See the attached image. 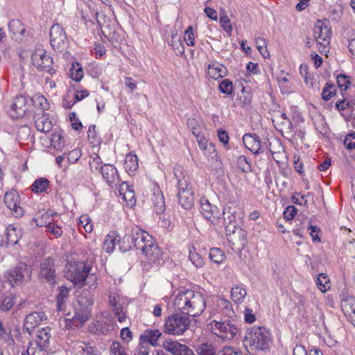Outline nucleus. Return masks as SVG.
Segmentation results:
<instances>
[{
  "instance_id": "nucleus-1",
  "label": "nucleus",
  "mask_w": 355,
  "mask_h": 355,
  "mask_svg": "<svg viewBox=\"0 0 355 355\" xmlns=\"http://www.w3.org/2000/svg\"><path fill=\"white\" fill-rule=\"evenodd\" d=\"M205 305V298L200 293L192 290L180 291L173 299V307L180 313H173L165 319L164 333L171 335L183 334L191 324L188 315H200Z\"/></svg>"
},
{
  "instance_id": "nucleus-2",
  "label": "nucleus",
  "mask_w": 355,
  "mask_h": 355,
  "mask_svg": "<svg viewBox=\"0 0 355 355\" xmlns=\"http://www.w3.org/2000/svg\"><path fill=\"white\" fill-rule=\"evenodd\" d=\"M124 239L128 242L131 240L133 246L145 255L150 264L161 265L164 263L162 249L155 243L153 238L147 232L136 227Z\"/></svg>"
},
{
  "instance_id": "nucleus-3",
  "label": "nucleus",
  "mask_w": 355,
  "mask_h": 355,
  "mask_svg": "<svg viewBox=\"0 0 355 355\" xmlns=\"http://www.w3.org/2000/svg\"><path fill=\"white\" fill-rule=\"evenodd\" d=\"M270 342V331L263 327H253L248 329L243 338L244 346L252 351L268 349Z\"/></svg>"
},
{
  "instance_id": "nucleus-4",
  "label": "nucleus",
  "mask_w": 355,
  "mask_h": 355,
  "mask_svg": "<svg viewBox=\"0 0 355 355\" xmlns=\"http://www.w3.org/2000/svg\"><path fill=\"white\" fill-rule=\"evenodd\" d=\"M92 270V265L87 261L71 260L67 264L66 277L78 287L85 285L87 277Z\"/></svg>"
},
{
  "instance_id": "nucleus-5",
  "label": "nucleus",
  "mask_w": 355,
  "mask_h": 355,
  "mask_svg": "<svg viewBox=\"0 0 355 355\" xmlns=\"http://www.w3.org/2000/svg\"><path fill=\"white\" fill-rule=\"evenodd\" d=\"M211 332L223 340H231L239 332L234 320H214L209 324Z\"/></svg>"
},
{
  "instance_id": "nucleus-6",
  "label": "nucleus",
  "mask_w": 355,
  "mask_h": 355,
  "mask_svg": "<svg viewBox=\"0 0 355 355\" xmlns=\"http://www.w3.org/2000/svg\"><path fill=\"white\" fill-rule=\"evenodd\" d=\"M224 225L229 242L234 246L236 245L238 250L243 249L246 243V233L245 230L237 227L235 216L231 214L224 216Z\"/></svg>"
},
{
  "instance_id": "nucleus-7",
  "label": "nucleus",
  "mask_w": 355,
  "mask_h": 355,
  "mask_svg": "<svg viewBox=\"0 0 355 355\" xmlns=\"http://www.w3.org/2000/svg\"><path fill=\"white\" fill-rule=\"evenodd\" d=\"M94 303L93 295L83 293L78 299L75 313L72 318L76 326H82L91 316L92 306Z\"/></svg>"
},
{
  "instance_id": "nucleus-8",
  "label": "nucleus",
  "mask_w": 355,
  "mask_h": 355,
  "mask_svg": "<svg viewBox=\"0 0 355 355\" xmlns=\"http://www.w3.org/2000/svg\"><path fill=\"white\" fill-rule=\"evenodd\" d=\"M32 268L25 263H19L15 268L8 270L4 277L10 282L12 287L22 282L31 280Z\"/></svg>"
},
{
  "instance_id": "nucleus-9",
  "label": "nucleus",
  "mask_w": 355,
  "mask_h": 355,
  "mask_svg": "<svg viewBox=\"0 0 355 355\" xmlns=\"http://www.w3.org/2000/svg\"><path fill=\"white\" fill-rule=\"evenodd\" d=\"M39 278L42 282L47 283L52 287L57 284V273L54 259L46 258L40 265Z\"/></svg>"
},
{
  "instance_id": "nucleus-10",
  "label": "nucleus",
  "mask_w": 355,
  "mask_h": 355,
  "mask_svg": "<svg viewBox=\"0 0 355 355\" xmlns=\"http://www.w3.org/2000/svg\"><path fill=\"white\" fill-rule=\"evenodd\" d=\"M331 34V28L329 26V21L327 19H318L314 25L313 28V37L315 40H321L324 42L318 41L320 45L323 46L322 51H327L325 49L327 48V45L330 43V38Z\"/></svg>"
},
{
  "instance_id": "nucleus-11",
  "label": "nucleus",
  "mask_w": 355,
  "mask_h": 355,
  "mask_svg": "<svg viewBox=\"0 0 355 355\" xmlns=\"http://www.w3.org/2000/svg\"><path fill=\"white\" fill-rule=\"evenodd\" d=\"M33 65L40 71L48 72L53 75L55 70L52 67L53 59L44 50L35 51L31 56Z\"/></svg>"
},
{
  "instance_id": "nucleus-12",
  "label": "nucleus",
  "mask_w": 355,
  "mask_h": 355,
  "mask_svg": "<svg viewBox=\"0 0 355 355\" xmlns=\"http://www.w3.org/2000/svg\"><path fill=\"white\" fill-rule=\"evenodd\" d=\"M200 211L205 218L208 220L213 225L217 224L220 220L222 216L218 208L211 204L206 197H202L200 200ZM225 216L226 213L223 211Z\"/></svg>"
},
{
  "instance_id": "nucleus-13",
  "label": "nucleus",
  "mask_w": 355,
  "mask_h": 355,
  "mask_svg": "<svg viewBox=\"0 0 355 355\" xmlns=\"http://www.w3.org/2000/svg\"><path fill=\"white\" fill-rule=\"evenodd\" d=\"M4 203L15 217L18 218L24 215V210L20 206L19 195L16 190H10L6 193Z\"/></svg>"
},
{
  "instance_id": "nucleus-14",
  "label": "nucleus",
  "mask_w": 355,
  "mask_h": 355,
  "mask_svg": "<svg viewBox=\"0 0 355 355\" xmlns=\"http://www.w3.org/2000/svg\"><path fill=\"white\" fill-rule=\"evenodd\" d=\"M28 97L23 95L17 96L13 99L8 112L10 117L14 119L23 117L28 111Z\"/></svg>"
},
{
  "instance_id": "nucleus-15",
  "label": "nucleus",
  "mask_w": 355,
  "mask_h": 355,
  "mask_svg": "<svg viewBox=\"0 0 355 355\" xmlns=\"http://www.w3.org/2000/svg\"><path fill=\"white\" fill-rule=\"evenodd\" d=\"M99 173L110 187H116L119 183L120 179L118 171L114 165L110 164H103Z\"/></svg>"
},
{
  "instance_id": "nucleus-16",
  "label": "nucleus",
  "mask_w": 355,
  "mask_h": 355,
  "mask_svg": "<svg viewBox=\"0 0 355 355\" xmlns=\"http://www.w3.org/2000/svg\"><path fill=\"white\" fill-rule=\"evenodd\" d=\"M49 35L51 44L53 49H59L67 39L65 31L59 24L52 25Z\"/></svg>"
},
{
  "instance_id": "nucleus-17",
  "label": "nucleus",
  "mask_w": 355,
  "mask_h": 355,
  "mask_svg": "<svg viewBox=\"0 0 355 355\" xmlns=\"http://www.w3.org/2000/svg\"><path fill=\"white\" fill-rule=\"evenodd\" d=\"M173 173L177 180L178 191L192 190L189 182V177L180 165H175L173 167Z\"/></svg>"
},
{
  "instance_id": "nucleus-18",
  "label": "nucleus",
  "mask_w": 355,
  "mask_h": 355,
  "mask_svg": "<svg viewBox=\"0 0 355 355\" xmlns=\"http://www.w3.org/2000/svg\"><path fill=\"white\" fill-rule=\"evenodd\" d=\"M46 319V317L44 312H32L28 314L25 318L24 329L31 334L35 327L38 326L43 320Z\"/></svg>"
},
{
  "instance_id": "nucleus-19",
  "label": "nucleus",
  "mask_w": 355,
  "mask_h": 355,
  "mask_svg": "<svg viewBox=\"0 0 355 355\" xmlns=\"http://www.w3.org/2000/svg\"><path fill=\"white\" fill-rule=\"evenodd\" d=\"M243 142L252 153L257 155L263 153L260 138L257 135L245 134L243 137Z\"/></svg>"
},
{
  "instance_id": "nucleus-20",
  "label": "nucleus",
  "mask_w": 355,
  "mask_h": 355,
  "mask_svg": "<svg viewBox=\"0 0 355 355\" xmlns=\"http://www.w3.org/2000/svg\"><path fill=\"white\" fill-rule=\"evenodd\" d=\"M342 310L355 326V299L353 296L344 297L340 302Z\"/></svg>"
},
{
  "instance_id": "nucleus-21",
  "label": "nucleus",
  "mask_w": 355,
  "mask_h": 355,
  "mask_svg": "<svg viewBox=\"0 0 355 355\" xmlns=\"http://www.w3.org/2000/svg\"><path fill=\"white\" fill-rule=\"evenodd\" d=\"M35 125L38 131L48 132L52 128V123L46 113H35L34 114Z\"/></svg>"
},
{
  "instance_id": "nucleus-22",
  "label": "nucleus",
  "mask_w": 355,
  "mask_h": 355,
  "mask_svg": "<svg viewBox=\"0 0 355 355\" xmlns=\"http://www.w3.org/2000/svg\"><path fill=\"white\" fill-rule=\"evenodd\" d=\"M178 203L184 209L192 208L194 205V197L193 190L178 191L177 193Z\"/></svg>"
},
{
  "instance_id": "nucleus-23",
  "label": "nucleus",
  "mask_w": 355,
  "mask_h": 355,
  "mask_svg": "<svg viewBox=\"0 0 355 355\" xmlns=\"http://www.w3.org/2000/svg\"><path fill=\"white\" fill-rule=\"evenodd\" d=\"M207 73L210 78L217 80L219 78L225 77L227 73V70L224 65L215 62L208 64Z\"/></svg>"
},
{
  "instance_id": "nucleus-24",
  "label": "nucleus",
  "mask_w": 355,
  "mask_h": 355,
  "mask_svg": "<svg viewBox=\"0 0 355 355\" xmlns=\"http://www.w3.org/2000/svg\"><path fill=\"white\" fill-rule=\"evenodd\" d=\"M51 329L49 327L42 328L37 333V345L40 350L47 351L49 347V340L51 338Z\"/></svg>"
},
{
  "instance_id": "nucleus-25",
  "label": "nucleus",
  "mask_w": 355,
  "mask_h": 355,
  "mask_svg": "<svg viewBox=\"0 0 355 355\" xmlns=\"http://www.w3.org/2000/svg\"><path fill=\"white\" fill-rule=\"evenodd\" d=\"M119 192L121 195H123V198L128 205L132 207L136 203L134 190L132 186H130L125 182L120 184Z\"/></svg>"
},
{
  "instance_id": "nucleus-26",
  "label": "nucleus",
  "mask_w": 355,
  "mask_h": 355,
  "mask_svg": "<svg viewBox=\"0 0 355 355\" xmlns=\"http://www.w3.org/2000/svg\"><path fill=\"white\" fill-rule=\"evenodd\" d=\"M161 336L162 333L158 329H148L140 336V340L143 343H148L155 347L157 345V340Z\"/></svg>"
},
{
  "instance_id": "nucleus-27",
  "label": "nucleus",
  "mask_w": 355,
  "mask_h": 355,
  "mask_svg": "<svg viewBox=\"0 0 355 355\" xmlns=\"http://www.w3.org/2000/svg\"><path fill=\"white\" fill-rule=\"evenodd\" d=\"M69 295V289L64 286L59 288V292L56 296L57 311H63L66 307V302Z\"/></svg>"
},
{
  "instance_id": "nucleus-28",
  "label": "nucleus",
  "mask_w": 355,
  "mask_h": 355,
  "mask_svg": "<svg viewBox=\"0 0 355 355\" xmlns=\"http://www.w3.org/2000/svg\"><path fill=\"white\" fill-rule=\"evenodd\" d=\"M152 201L154 204V210L157 214L163 213L166 208L165 200L163 193L157 189L154 191Z\"/></svg>"
},
{
  "instance_id": "nucleus-29",
  "label": "nucleus",
  "mask_w": 355,
  "mask_h": 355,
  "mask_svg": "<svg viewBox=\"0 0 355 355\" xmlns=\"http://www.w3.org/2000/svg\"><path fill=\"white\" fill-rule=\"evenodd\" d=\"M186 345L181 344L175 340L171 339L166 340L163 343L164 348L173 355H181V353L185 349Z\"/></svg>"
},
{
  "instance_id": "nucleus-30",
  "label": "nucleus",
  "mask_w": 355,
  "mask_h": 355,
  "mask_svg": "<svg viewBox=\"0 0 355 355\" xmlns=\"http://www.w3.org/2000/svg\"><path fill=\"white\" fill-rule=\"evenodd\" d=\"M218 306L221 308V313L227 319L234 320L236 314L233 310L232 304L228 300L220 297L218 300Z\"/></svg>"
},
{
  "instance_id": "nucleus-31",
  "label": "nucleus",
  "mask_w": 355,
  "mask_h": 355,
  "mask_svg": "<svg viewBox=\"0 0 355 355\" xmlns=\"http://www.w3.org/2000/svg\"><path fill=\"white\" fill-rule=\"evenodd\" d=\"M15 295L10 292H6L0 296V309L7 311L15 304Z\"/></svg>"
},
{
  "instance_id": "nucleus-32",
  "label": "nucleus",
  "mask_w": 355,
  "mask_h": 355,
  "mask_svg": "<svg viewBox=\"0 0 355 355\" xmlns=\"http://www.w3.org/2000/svg\"><path fill=\"white\" fill-rule=\"evenodd\" d=\"M247 295V291L243 285H235L231 289L232 300L236 304H241Z\"/></svg>"
},
{
  "instance_id": "nucleus-33",
  "label": "nucleus",
  "mask_w": 355,
  "mask_h": 355,
  "mask_svg": "<svg viewBox=\"0 0 355 355\" xmlns=\"http://www.w3.org/2000/svg\"><path fill=\"white\" fill-rule=\"evenodd\" d=\"M272 123L277 130L282 132L290 133L292 132L293 124L291 120H281V118H273Z\"/></svg>"
},
{
  "instance_id": "nucleus-34",
  "label": "nucleus",
  "mask_w": 355,
  "mask_h": 355,
  "mask_svg": "<svg viewBox=\"0 0 355 355\" xmlns=\"http://www.w3.org/2000/svg\"><path fill=\"white\" fill-rule=\"evenodd\" d=\"M198 355H216V347L211 342H204L196 347Z\"/></svg>"
},
{
  "instance_id": "nucleus-35",
  "label": "nucleus",
  "mask_w": 355,
  "mask_h": 355,
  "mask_svg": "<svg viewBox=\"0 0 355 355\" xmlns=\"http://www.w3.org/2000/svg\"><path fill=\"white\" fill-rule=\"evenodd\" d=\"M120 236L116 232L109 234L105 239L103 247L107 252H112L116 245L119 244Z\"/></svg>"
},
{
  "instance_id": "nucleus-36",
  "label": "nucleus",
  "mask_w": 355,
  "mask_h": 355,
  "mask_svg": "<svg viewBox=\"0 0 355 355\" xmlns=\"http://www.w3.org/2000/svg\"><path fill=\"white\" fill-rule=\"evenodd\" d=\"M31 101L36 108L40 110L38 113H44L50 107L47 99L42 95L35 94Z\"/></svg>"
},
{
  "instance_id": "nucleus-37",
  "label": "nucleus",
  "mask_w": 355,
  "mask_h": 355,
  "mask_svg": "<svg viewBox=\"0 0 355 355\" xmlns=\"http://www.w3.org/2000/svg\"><path fill=\"white\" fill-rule=\"evenodd\" d=\"M139 166L138 158L135 154L128 153L124 161V168L127 171H135Z\"/></svg>"
},
{
  "instance_id": "nucleus-38",
  "label": "nucleus",
  "mask_w": 355,
  "mask_h": 355,
  "mask_svg": "<svg viewBox=\"0 0 355 355\" xmlns=\"http://www.w3.org/2000/svg\"><path fill=\"white\" fill-rule=\"evenodd\" d=\"M49 187V181L45 178L37 179L31 185V190L35 193H42L46 191Z\"/></svg>"
},
{
  "instance_id": "nucleus-39",
  "label": "nucleus",
  "mask_w": 355,
  "mask_h": 355,
  "mask_svg": "<svg viewBox=\"0 0 355 355\" xmlns=\"http://www.w3.org/2000/svg\"><path fill=\"white\" fill-rule=\"evenodd\" d=\"M89 164L92 173L100 171L101 168L103 166L101 158L97 153H92L90 155Z\"/></svg>"
},
{
  "instance_id": "nucleus-40",
  "label": "nucleus",
  "mask_w": 355,
  "mask_h": 355,
  "mask_svg": "<svg viewBox=\"0 0 355 355\" xmlns=\"http://www.w3.org/2000/svg\"><path fill=\"white\" fill-rule=\"evenodd\" d=\"M177 35V33L171 34V41L168 42V44L173 48L176 55H182L184 53V47L182 41L180 38L178 40H175Z\"/></svg>"
},
{
  "instance_id": "nucleus-41",
  "label": "nucleus",
  "mask_w": 355,
  "mask_h": 355,
  "mask_svg": "<svg viewBox=\"0 0 355 355\" xmlns=\"http://www.w3.org/2000/svg\"><path fill=\"white\" fill-rule=\"evenodd\" d=\"M209 256L210 259L217 264L223 263L225 259V255L224 252L220 249L217 248H211Z\"/></svg>"
},
{
  "instance_id": "nucleus-42",
  "label": "nucleus",
  "mask_w": 355,
  "mask_h": 355,
  "mask_svg": "<svg viewBox=\"0 0 355 355\" xmlns=\"http://www.w3.org/2000/svg\"><path fill=\"white\" fill-rule=\"evenodd\" d=\"M7 243L10 245H15L19 241L18 231L13 226H8L6 229Z\"/></svg>"
},
{
  "instance_id": "nucleus-43",
  "label": "nucleus",
  "mask_w": 355,
  "mask_h": 355,
  "mask_svg": "<svg viewBox=\"0 0 355 355\" xmlns=\"http://www.w3.org/2000/svg\"><path fill=\"white\" fill-rule=\"evenodd\" d=\"M316 284L318 288L323 293L326 292L330 288V281L329 277L324 273H321L318 275Z\"/></svg>"
},
{
  "instance_id": "nucleus-44",
  "label": "nucleus",
  "mask_w": 355,
  "mask_h": 355,
  "mask_svg": "<svg viewBox=\"0 0 355 355\" xmlns=\"http://www.w3.org/2000/svg\"><path fill=\"white\" fill-rule=\"evenodd\" d=\"M336 89L334 84L327 83L321 94L322 98L325 101L330 100L336 94Z\"/></svg>"
},
{
  "instance_id": "nucleus-45",
  "label": "nucleus",
  "mask_w": 355,
  "mask_h": 355,
  "mask_svg": "<svg viewBox=\"0 0 355 355\" xmlns=\"http://www.w3.org/2000/svg\"><path fill=\"white\" fill-rule=\"evenodd\" d=\"M337 85L341 91H345L350 85V77L344 73H340L336 76Z\"/></svg>"
},
{
  "instance_id": "nucleus-46",
  "label": "nucleus",
  "mask_w": 355,
  "mask_h": 355,
  "mask_svg": "<svg viewBox=\"0 0 355 355\" xmlns=\"http://www.w3.org/2000/svg\"><path fill=\"white\" fill-rule=\"evenodd\" d=\"M51 144L54 148L57 149H61L64 146L65 141L62 133L55 132L52 135Z\"/></svg>"
},
{
  "instance_id": "nucleus-47",
  "label": "nucleus",
  "mask_w": 355,
  "mask_h": 355,
  "mask_svg": "<svg viewBox=\"0 0 355 355\" xmlns=\"http://www.w3.org/2000/svg\"><path fill=\"white\" fill-rule=\"evenodd\" d=\"M189 259L192 263L197 268L202 267L204 265L203 259L196 252L195 248H193V250H189Z\"/></svg>"
},
{
  "instance_id": "nucleus-48",
  "label": "nucleus",
  "mask_w": 355,
  "mask_h": 355,
  "mask_svg": "<svg viewBox=\"0 0 355 355\" xmlns=\"http://www.w3.org/2000/svg\"><path fill=\"white\" fill-rule=\"evenodd\" d=\"M218 88L221 93L230 94L233 92V83L230 80L225 79L220 83Z\"/></svg>"
},
{
  "instance_id": "nucleus-49",
  "label": "nucleus",
  "mask_w": 355,
  "mask_h": 355,
  "mask_svg": "<svg viewBox=\"0 0 355 355\" xmlns=\"http://www.w3.org/2000/svg\"><path fill=\"white\" fill-rule=\"evenodd\" d=\"M238 167L244 173L251 171L250 164L248 162L247 158L244 155H240L237 158Z\"/></svg>"
},
{
  "instance_id": "nucleus-50",
  "label": "nucleus",
  "mask_w": 355,
  "mask_h": 355,
  "mask_svg": "<svg viewBox=\"0 0 355 355\" xmlns=\"http://www.w3.org/2000/svg\"><path fill=\"white\" fill-rule=\"evenodd\" d=\"M184 41L189 46H193L195 45V38L193 34V28L192 26H189L185 31Z\"/></svg>"
},
{
  "instance_id": "nucleus-51",
  "label": "nucleus",
  "mask_w": 355,
  "mask_h": 355,
  "mask_svg": "<svg viewBox=\"0 0 355 355\" xmlns=\"http://www.w3.org/2000/svg\"><path fill=\"white\" fill-rule=\"evenodd\" d=\"M76 69L74 64L72 65L73 68L71 70V78L73 80L79 82L83 78L84 73L82 67H80L78 63H76Z\"/></svg>"
},
{
  "instance_id": "nucleus-52",
  "label": "nucleus",
  "mask_w": 355,
  "mask_h": 355,
  "mask_svg": "<svg viewBox=\"0 0 355 355\" xmlns=\"http://www.w3.org/2000/svg\"><path fill=\"white\" fill-rule=\"evenodd\" d=\"M46 232L53 234L55 238H59L62 234V230L60 227L58 226L54 223H49L46 226Z\"/></svg>"
},
{
  "instance_id": "nucleus-53",
  "label": "nucleus",
  "mask_w": 355,
  "mask_h": 355,
  "mask_svg": "<svg viewBox=\"0 0 355 355\" xmlns=\"http://www.w3.org/2000/svg\"><path fill=\"white\" fill-rule=\"evenodd\" d=\"M220 23L223 28L227 33H231L232 31V26L230 24V20L226 15L220 14Z\"/></svg>"
},
{
  "instance_id": "nucleus-54",
  "label": "nucleus",
  "mask_w": 355,
  "mask_h": 355,
  "mask_svg": "<svg viewBox=\"0 0 355 355\" xmlns=\"http://www.w3.org/2000/svg\"><path fill=\"white\" fill-rule=\"evenodd\" d=\"M80 348V355H99L98 349L94 347L85 345L84 347Z\"/></svg>"
},
{
  "instance_id": "nucleus-55",
  "label": "nucleus",
  "mask_w": 355,
  "mask_h": 355,
  "mask_svg": "<svg viewBox=\"0 0 355 355\" xmlns=\"http://www.w3.org/2000/svg\"><path fill=\"white\" fill-rule=\"evenodd\" d=\"M82 155V152L80 149L76 148L71 150L67 155V159L71 164L76 163Z\"/></svg>"
},
{
  "instance_id": "nucleus-56",
  "label": "nucleus",
  "mask_w": 355,
  "mask_h": 355,
  "mask_svg": "<svg viewBox=\"0 0 355 355\" xmlns=\"http://www.w3.org/2000/svg\"><path fill=\"white\" fill-rule=\"evenodd\" d=\"M21 26L22 23L18 19H12L8 24L10 32L14 35H17V34H18V31L20 30Z\"/></svg>"
},
{
  "instance_id": "nucleus-57",
  "label": "nucleus",
  "mask_w": 355,
  "mask_h": 355,
  "mask_svg": "<svg viewBox=\"0 0 355 355\" xmlns=\"http://www.w3.org/2000/svg\"><path fill=\"white\" fill-rule=\"evenodd\" d=\"M344 144L349 150L355 148V132L348 134L344 140Z\"/></svg>"
},
{
  "instance_id": "nucleus-58",
  "label": "nucleus",
  "mask_w": 355,
  "mask_h": 355,
  "mask_svg": "<svg viewBox=\"0 0 355 355\" xmlns=\"http://www.w3.org/2000/svg\"><path fill=\"white\" fill-rule=\"evenodd\" d=\"M297 209L293 205L288 206L284 211V216L286 220H291L297 214Z\"/></svg>"
},
{
  "instance_id": "nucleus-59",
  "label": "nucleus",
  "mask_w": 355,
  "mask_h": 355,
  "mask_svg": "<svg viewBox=\"0 0 355 355\" xmlns=\"http://www.w3.org/2000/svg\"><path fill=\"white\" fill-rule=\"evenodd\" d=\"M96 331L103 334H107L110 331V326L106 322L97 321L96 324Z\"/></svg>"
},
{
  "instance_id": "nucleus-60",
  "label": "nucleus",
  "mask_w": 355,
  "mask_h": 355,
  "mask_svg": "<svg viewBox=\"0 0 355 355\" xmlns=\"http://www.w3.org/2000/svg\"><path fill=\"white\" fill-rule=\"evenodd\" d=\"M111 350L114 355H128L119 342L112 343L111 345Z\"/></svg>"
},
{
  "instance_id": "nucleus-61",
  "label": "nucleus",
  "mask_w": 355,
  "mask_h": 355,
  "mask_svg": "<svg viewBox=\"0 0 355 355\" xmlns=\"http://www.w3.org/2000/svg\"><path fill=\"white\" fill-rule=\"evenodd\" d=\"M124 307L119 306L118 309H114L113 310L115 317L117 318L118 321L122 322L125 321L126 319L125 312L123 311Z\"/></svg>"
},
{
  "instance_id": "nucleus-62",
  "label": "nucleus",
  "mask_w": 355,
  "mask_h": 355,
  "mask_svg": "<svg viewBox=\"0 0 355 355\" xmlns=\"http://www.w3.org/2000/svg\"><path fill=\"white\" fill-rule=\"evenodd\" d=\"M121 338L126 343L132 339V333L128 327H124L121 330Z\"/></svg>"
},
{
  "instance_id": "nucleus-63",
  "label": "nucleus",
  "mask_w": 355,
  "mask_h": 355,
  "mask_svg": "<svg viewBox=\"0 0 355 355\" xmlns=\"http://www.w3.org/2000/svg\"><path fill=\"white\" fill-rule=\"evenodd\" d=\"M244 319L245 322L252 324L256 320L255 315L253 313L252 310L246 308L244 313Z\"/></svg>"
},
{
  "instance_id": "nucleus-64",
  "label": "nucleus",
  "mask_w": 355,
  "mask_h": 355,
  "mask_svg": "<svg viewBox=\"0 0 355 355\" xmlns=\"http://www.w3.org/2000/svg\"><path fill=\"white\" fill-rule=\"evenodd\" d=\"M121 297L119 296L116 295H111L110 296V303L111 305V307L112 309V311L114 310V309H118L119 306H123L122 303L121 302Z\"/></svg>"
}]
</instances>
